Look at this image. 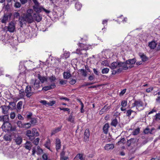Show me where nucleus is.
I'll list each match as a JSON object with an SVG mask.
<instances>
[{
	"label": "nucleus",
	"mask_w": 160,
	"mask_h": 160,
	"mask_svg": "<svg viewBox=\"0 0 160 160\" xmlns=\"http://www.w3.org/2000/svg\"><path fill=\"white\" fill-rule=\"evenodd\" d=\"M33 11L32 9H28L27 10L26 13L24 15L26 18L27 19V22L29 24L33 22V19L32 16V14Z\"/></svg>",
	"instance_id": "1"
},
{
	"label": "nucleus",
	"mask_w": 160,
	"mask_h": 160,
	"mask_svg": "<svg viewBox=\"0 0 160 160\" xmlns=\"http://www.w3.org/2000/svg\"><path fill=\"white\" fill-rule=\"evenodd\" d=\"M12 136H13V140L14 142L17 145H20L22 142V138L21 136L19 135L18 133H16L14 132L12 133Z\"/></svg>",
	"instance_id": "2"
},
{
	"label": "nucleus",
	"mask_w": 160,
	"mask_h": 160,
	"mask_svg": "<svg viewBox=\"0 0 160 160\" xmlns=\"http://www.w3.org/2000/svg\"><path fill=\"white\" fill-rule=\"evenodd\" d=\"M12 14L11 12H8L4 13L2 18L1 19V21L2 23H6L8 21V19H10Z\"/></svg>",
	"instance_id": "3"
},
{
	"label": "nucleus",
	"mask_w": 160,
	"mask_h": 160,
	"mask_svg": "<svg viewBox=\"0 0 160 160\" xmlns=\"http://www.w3.org/2000/svg\"><path fill=\"white\" fill-rule=\"evenodd\" d=\"M25 92L26 93V96L28 98H30L34 93V92H32V87L30 85L26 86Z\"/></svg>",
	"instance_id": "4"
},
{
	"label": "nucleus",
	"mask_w": 160,
	"mask_h": 160,
	"mask_svg": "<svg viewBox=\"0 0 160 160\" xmlns=\"http://www.w3.org/2000/svg\"><path fill=\"white\" fill-rule=\"evenodd\" d=\"M13 133H14V132L10 133H7L5 134L4 137V140L6 141H11L12 139V137Z\"/></svg>",
	"instance_id": "5"
},
{
	"label": "nucleus",
	"mask_w": 160,
	"mask_h": 160,
	"mask_svg": "<svg viewBox=\"0 0 160 160\" xmlns=\"http://www.w3.org/2000/svg\"><path fill=\"white\" fill-rule=\"evenodd\" d=\"M8 30L10 32H12L14 31L15 26L13 22H11L9 24V25L7 27Z\"/></svg>",
	"instance_id": "6"
},
{
	"label": "nucleus",
	"mask_w": 160,
	"mask_h": 160,
	"mask_svg": "<svg viewBox=\"0 0 160 160\" xmlns=\"http://www.w3.org/2000/svg\"><path fill=\"white\" fill-rule=\"evenodd\" d=\"M127 64H128L126 62V61L124 62H119V68H122L123 70H127L128 68V67L127 65Z\"/></svg>",
	"instance_id": "7"
},
{
	"label": "nucleus",
	"mask_w": 160,
	"mask_h": 160,
	"mask_svg": "<svg viewBox=\"0 0 160 160\" xmlns=\"http://www.w3.org/2000/svg\"><path fill=\"white\" fill-rule=\"evenodd\" d=\"M63 75L64 79H69L72 76L70 70L68 69L66 71L64 72L63 73Z\"/></svg>",
	"instance_id": "8"
},
{
	"label": "nucleus",
	"mask_w": 160,
	"mask_h": 160,
	"mask_svg": "<svg viewBox=\"0 0 160 160\" xmlns=\"http://www.w3.org/2000/svg\"><path fill=\"white\" fill-rule=\"evenodd\" d=\"M56 87L55 84L54 83H52L50 85L48 86H46L42 88V90H43L45 91H46L48 90H49L53 89Z\"/></svg>",
	"instance_id": "9"
},
{
	"label": "nucleus",
	"mask_w": 160,
	"mask_h": 160,
	"mask_svg": "<svg viewBox=\"0 0 160 160\" xmlns=\"http://www.w3.org/2000/svg\"><path fill=\"white\" fill-rule=\"evenodd\" d=\"M84 140L85 142L88 141L89 140V138L90 136V131L88 129L85 130L84 132Z\"/></svg>",
	"instance_id": "10"
},
{
	"label": "nucleus",
	"mask_w": 160,
	"mask_h": 160,
	"mask_svg": "<svg viewBox=\"0 0 160 160\" xmlns=\"http://www.w3.org/2000/svg\"><path fill=\"white\" fill-rule=\"evenodd\" d=\"M39 5H34L33 6L34 10L37 13H38L42 10L43 7L39 6Z\"/></svg>",
	"instance_id": "11"
},
{
	"label": "nucleus",
	"mask_w": 160,
	"mask_h": 160,
	"mask_svg": "<svg viewBox=\"0 0 160 160\" xmlns=\"http://www.w3.org/2000/svg\"><path fill=\"white\" fill-rule=\"evenodd\" d=\"M138 55L141 58L142 61L143 62H146L149 59L143 53L139 52L138 53Z\"/></svg>",
	"instance_id": "12"
},
{
	"label": "nucleus",
	"mask_w": 160,
	"mask_h": 160,
	"mask_svg": "<svg viewBox=\"0 0 160 160\" xmlns=\"http://www.w3.org/2000/svg\"><path fill=\"white\" fill-rule=\"evenodd\" d=\"M32 86L34 90H38L40 87V81L38 80H35L33 85Z\"/></svg>",
	"instance_id": "13"
},
{
	"label": "nucleus",
	"mask_w": 160,
	"mask_h": 160,
	"mask_svg": "<svg viewBox=\"0 0 160 160\" xmlns=\"http://www.w3.org/2000/svg\"><path fill=\"white\" fill-rule=\"evenodd\" d=\"M134 102L136 104V108L138 110L139 107L143 106V103L140 100H135Z\"/></svg>",
	"instance_id": "14"
},
{
	"label": "nucleus",
	"mask_w": 160,
	"mask_h": 160,
	"mask_svg": "<svg viewBox=\"0 0 160 160\" xmlns=\"http://www.w3.org/2000/svg\"><path fill=\"white\" fill-rule=\"evenodd\" d=\"M157 44L156 42L153 40L149 42L148 46L151 49H154L156 47Z\"/></svg>",
	"instance_id": "15"
},
{
	"label": "nucleus",
	"mask_w": 160,
	"mask_h": 160,
	"mask_svg": "<svg viewBox=\"0 0 160 160\" xmlns=\"http://www.w3.org/2000/svg\"><path fill=\"white\" fill-rule=\"evenodd\" d=\"M136 138H131L127 141V145L128 147H130L131 145L134 144L136 142Z\"/></svg>",
	"instance_id": "16"
},
{
	"label": "nucleus",
	"mask_w": 160,
	"mask_h": 160,
	"mask_svg": "<svg viewBox=\"0 0 160 160\" xmlns=\"http://www.w3.org/2000/svg\"><path fill=\"white\" fill-rule=\"evenodd\" d=\"M119 62H113L111 64L110 66V68L112 69H113L116 68L118 67H119Z\"/></svg>",
	"instance_id": "17"
},
{
	"label": "nucleus",
	"mask_w": 160,
	"mask_h": 160,
	"mask_svg": "<svg viewBox=\"0 0 160 160\" xmlns=\"http://www.w3.org/2000/svg\"><path fill=\"white\" fill-rule=\"evenodd\" d=\"M56 148L57 151H58L61 147L60 140L59 138H57L56 139Z\"/></svg>",
	"instance_id": "18"
},
{
	"label": "nucleus",
	"mask_w": 160,
	"mask_h": 160,
	"mask_svg": "<svg viewBox=\"0 0 160 160\" xmlns=\"http://www.w3.org/2000/svg\"><path fill=\"white\" fill-rule=\"evenodd\" d=\"M33 18L35 21L38 22H40L42 19V16L39 14H33Z\"/></svg>",
	"instance_id": "19"
},
{
	"label": "nucleus",
	"mask_w": 160,
	"mask_h": 160,
	"mask_svg": "<svg viewBox=\"0 0 160 160\" xmlns=\"http://www.w3.org/2000/svg\"><path fill=\"white\" fill-rule=\"evenodd\" d=\"M31 134V131L30 130H28L26 132V135L29 138V139L31 141H32L35 138Z\"/></svg>",
	"instance_id": "20"
},
{
	"label": "nucleus",
	"mask_w": 160,
	"mask_h": 160,
	"mask_svg": "<svg viewBox=\"0 0 160 160\" xmlns=\"http://www.w3.org/2000/svg\"><path fill=\"white\" fill-rule=\"evenodd\" d=\"M38 78L42 83H43L45 82H47L48 78L41 76L40 74H38Z\"/></svg>",
	"instance_id": "21"
},
{
	"label": "nucleus",
	"mask_w": 160,
	"mask_h": 160,
	"mask_svg": "<svg viewBox=\"0 0 160 160\" xmlns=\"http://www.w3.org/2000/svg\"><path fill=\"white\" fill-rule=\"evenodd\" d=\"M109 127V126L108 123H107L105 124L103 127V132L105 134H107L108 131V128Z\"/></svg>",
	"instance_id": "22"
},
{
	"label": "nucleus",
	"mask_w": 160,
	"mask_h": 160,
	"mask_svg": "<svg viewBox=\"0 0 160 160\" xmlns=\"http://www.w3.org/2000/svg\"><path fill=\"white\" fill-rule=\"evenodd\" d=\"M114 148V145L113 144H106L104 147V149L108 151Z\"/></svg>",
	"instance_id": "23"
},
{
	"label": "nucleus",
	"mask_w": 160,
	"mask_h": 160,
	"mask_svg": "<svg viewBox=\"0 0 160 160\" xmlns=\"http://www.w3.org/2000/svg\"><path fill=\"white\" fill-rule=\"evenodd\" d=\"M62 127V126L61 125L59 127L55 128L54 130H53L51 133V135L52 136V135L55 134V133H57L58 132L60 131L61 130V128Z\"/></svg>",
	"instance_id": "24"
},
{
	"label": "nucleus",
	"mask_w": 160,
	"mask_h": 160,
	"mask_svg": "<svg viewBox=\"0 0 160 160\" xmlns=\"http://www.w3.org/2000/svg\"><path fill=\"white\" fill-rule=\"evenodd\" d=\"M1 108L2 110V113L4 114H7L8 113V108L6 105H3L1 106Z\"/></svg>",
	"instance_id": "25"
},
{
	"label": "nucleus",
	"mask_w": 160,
	"mask_h": 160,
	"mask_svg": "<svg viewBox=\"0 0 160 160\" xmlns=\"http://www.w3.org/2000/svg\"><path fill=\"white\" fill-rule=\"evenodd\" d=\"M32 145L30 142L27 141L25 144V148L26 149L30 150Z\"/></svg>",
	"instance_id": "26"
},
{
	"label": "nucleus",
	"mask_w": 160,
	"mask_h": 160,
	"mask_svg": "<svg viewBox=\"0 0 160 160\" xmlns=\"http://www.w3.org/2000/svg\"><path fill=\"white\" fill-rule=\"evenodd\" d=\"M137 60L136 58H134L132 59H129L126 60V62L128 64H133L136 62Z\"/></svg>",
	"instance_id": "27"
},
{
	"label": "nucleus",
	"mask_w": 160,
	"mask_h": 160,
	"mask_svg": "<svg viewBox=\"0 0 160 160\" xmlns=\"http://www.w3.org/2000/svg\"><path fill=\"white\" fill-rule=\"evenodd\" d=\"M118 120L116 118L112 119L111 123V125L116 127L118 124Z\"/></svg>",
	"instance_id": "28"
},
{
	"label": "nucleus",
	"mask_w": 160,
	"mask_h": 160,
	"mask_svg": "<svg viewBox=\"0 0 160 160\" xmlns=\"http://www.w3.org/2000/svg\"><path fill=\"white\" fill-rule=\"evenodd\" d=\"M32 136H33L34 137L35 136L37 137L39 135L38 132L37 131V129L35 128H33L32 129Z\"/></svg>",
	"instance_id": "29"
},
{
	"label": "nucleus",
	"mask_w": 160,
	"mask_h": 160,
	"mask_svg": "<svg viewBox=\"0 0 160 160\" xmlns=\"http://www.w3.org/2000/svg\"><path fill=\"white\" fill-rule=\"evenodd\" d=\"M48 79L50 82H52V83H53V82L56 80V77L53 75H52L51 76L48 77Z\"/></svg>",
	"instance_id": "30"
},
{
	"label": "nucleus",
	"mask_w": 160,
	"mask_h": 160,
	"mask_svg": "<svg viewBox=\"0 0 160 160\" xmlns=\"http://www.w3.org/2000/svg\"><path fill=\"white\" fill-rule=\"evenodd\" d=\"M9 105L11 106V110H12L16 109V103L14 102H10L9 103Z\"/></svg>",
	"instance_id": "31"
},
{
	"label": "nucleus",
	"mask_w": 160,
	"mask_h": 160,
	"mask_svg": "<svg viewBox=\"0 0 160 160\" xmlns=\"http://www.w3.org/2000/svg\"><path fill=\"white\" fill-rule=\"evenodd\" d=\"M50 141L48 139L44 144V146L47 149L50 150Z\"/></svg>",
	"instance_id": "32"
},
{
	"label": "nucleus",
	"mask_w": 160,
	"mask_h": 160,
	"mask_svg": "<svg viewBox=\"0 0 160 160\" xmlns=\"http://www.w3.org/2000/svg\"><path fill=\"white\" fill-rule=\"evenodd\" d=\"M17 125L19 128H23L24 127V123H23L22 122L20 121H18L17 122Z\"/></svg>",
	"instance_id": "33"
},
{
	"label": "nucleus",
	"mask_w": 160,
	"mask_h": 160,
	"mask_svg": "<svg viewBox=\"0 0 160 160\" xmlns=\"http://www.w3.org/2000/svg\"><path fill=\"white\" fill-rule=\"evenodd\" d=\"M140 131V128H138L135 129L132 132V135H136L139 134Z\"/></svg>",
	"instance_id": "34"
},
{
	"label": "nucleus",
	"mask_w": 160,
	"mask_h": 160,
	"mask_svg": "<svg viewBox=\"0 0 160 160\" xmlns=\"http://www.w3.org/2000/svg\"><path fill=\"white\" fill-rule=\"evenodd\" d=\"M9 124L10 125V126H9L10 127V129L9 131L11 132H13V131H16V128H17V127L16 125H14V126H12L11 124L9 123Z\"/></svg>",
	"instance_id": "35"
},
{
	"label": "nucleus",
	"mask_w": 160,
	"mask_h": 160,
	"mask_svg": "<svg viewBox=\"0 0 160 160\" xmlns=\"http://www.w3.org/2000/svg\"><path fill=\"white\" fill-rule=\"evenodd\" d=\"M80 72L81 73H82V75L83 76L85 77H86L87 76V72L86 70L82 69L80 70Z\"/></svg>",
	"instance_id": "36"
},
{
	"label": "nucleus",
	"mask_w": 160,
	"mask_h": 160,
	"mask_svg": "<svg viewBox=\"0 0 160 160\" xmlns=\"http://www.w3.org/2000/svg\"><path fill=\"white\" fill-rule=\"evenodd\" d=\"M82 6V4L79 2H76L75 4V8L78 10L81 9Z\"/></svg>",
	"instance_id": "37"
},
{
	"label": "nucleus",
	"mask_w": 160,
	"mask_h": 160,
	"mask_svg": "<svg viewBox=\"0 0 160 160\" xmlns=\"http://www.w3.org/2000/svg\"><path fill=\"white\" fill-rule=\"evenodd\" d=\"M20 17V14L18 12H15L13 13L14 19L18 18L19 19Z\"/></svg>",
	"instance_id": "38"
},
{
	"label": "nucleus",
	"mask_w": 160,
	"mask_h": 160,
	"mask_svg": "<svg viewBox=\"0 0 160 160\" xmlns=\"http://www.w3.org/2000/svg\"><path fill=\"white\" fill-rule=\"evenodd\" d=\"M18 21H20L23 22H25V23H26V25L27 22V19L24 16L21 17L18 19Z\"/></svg>",
	"instance_id": "39"
},
{
	"label": "nucleus",
	"mask_w": 160,
	"mask_h": 160,
	"mask_svg": "<svg viewBox=\"0 0 160 160\" xmlns=\"http://www.w3.org/2000/svg\"><path fill=\"white\" fill-rule=\"evenodd\" d=\"M68 120V121L71 122H74V118L73 117L72 113L69 116Z\"/></svg>",
	"instance_id": "40"
},
{
	"label": "nucleus",
	"mask_w": 160,
	"mask_h": 160,
	"mask_svg": "<svg viewBox=\"0 0 160 160\" xmlns=\"http://www.w3.org/2000/svg\"><path fill=\"white\" fill-rule=\"evenodd\" d=\"M22 104V102L21 101H19L17 103V107L18 109L20 110L21 109Z\"/></svg>",
	"instance_id": "41"
},
{
	"label": "nucleus",
	"mask_w": 160,
	"mask_h": 160,
	"mask_svg": "<svg viewBox=\"0 0 160 160\" xmlns=\"http://www.w3.org/2000/svg\"><path fill=\"white\" fill-rule=\"evenodd\" d=\"M15 3H14V6L16 8H20L21 7V3L18 2H15Z\"/></svg>",
	"instance_id": "42"
},
{
	"label": "nucleus",
	"mask_w": 160,
	"mask_h": 160,
	"mask_svg": "<svg viewBox=\"0 0 160 160\" xmlns=\"http://www.w3.org/2000/svg\"><path fill=\"white\" fill-rule=\"evenodd\" d=\"M8 115H4L2 118V119L3 122H7L8 121Z\"/></svg>",
	"instance_id": "43"
},
{
	"label": "nucleus",
	"mask_w": 160,
	"mask_h": 160,
	"mask_svg": "<svg viewBox=\"0 0 160 160\" xmlns=\"http://www.w3.org/2000/svg\"><path fill=\"white\" fill-rule=\"evenodd\" d=\"M37 122V119L33 118L31 119L30 121L31 124L34 125Z\"/></svg>",
	"instance_id": "44"
},
{
	"label": "nucleus",
	"mask_w": 160,
	"mask_h": 160,
	"mask_svg": "<svg viewBox=\"0 0 160 160\" xmlns=\"http://www.w3.org/2000/svg\"><path fill=\"white\" fill-rule=\"evenodd\" d=\"M127 100H123L121 102V105L122 107H125L127 105Z\"/></svg>",
	"instance_id": "45"
},
{
	"label": "nucleus",
	"mask_w": 160,
	"mask_h": 160,
	"mask_svg": "<svg viewBox=\"0 0 160 160\" xmlns=\"http://www.w3.org/2000/svg\"><path fill=\"white\" fill-rule=\"evenodd\" d=\"M109 68H105L102 69V74L107 73L109 72Z\"/></svg>",
	"instance_id": "46"
},
{
	"label": "nucleus",
	"mask_w": 160,
	"mask_h": 160,
	"mask_svg": "<svg viewBox=\"0 0 160 160\" xmlns=\"http://www.w3.org/2000/svg\"><path fill=\"white\" fill-rule=\"evenodd\" d=\"M83 154H82L78 153L77 155V157L80 160H84L85 158H83Z\"/></svg>",
	"instance_id": "47"
},
{
	"label": "nucleus",
	"mask_w": 160,
	"mask_h": 160,
	"mask_svg": "<svg viewBox=\"0 0 160 160\" xmlns=\"http://www.w3.org/2000/svg\"><path fill=\"white\" fill-rule=\"evenodd\" d=\"M125 138H121L120 140L118 142V144L119 145L122 143L124 144L125 143Z\"/></svg>",
	"instance_id": "48"
},
{
	"label": "nucleus",
	"mask_w": 160,
	"mask_h": 160,
	"mask_svg": "<svg viewBox=\"0 0 160 160\" xmlns=\"http://www.w3.org/2000/svg\"><path fill=\"white\" fill-rule=\"evenodd\" d=\"M134 111L131 109H129L127 111L126 113V115L128 117H130L131 115L132 112H133Z\"/></svg>",
	"instance_id": "49"
},
{
	"label": "nucleus",
	"mask_w": 160,
	"mask_h": 160,
	"mask_svg": "<svg viewBox=\"0 0 160 160\" xmlns=\"http://www.w3.org/2000/svg\"><path fill=\"white\" fill-rule=\"evenodd\" d=\"M55 103V101H50L49 102H48V106H52Z\"/></svg>",
	"instance_id": "50"
},
{
	"label": "nucleus",
	"mask_w": 160,
	"mask_h": 160,
	"mask_svg": "<svg viewBox=\"0 0 160 160\" xmlns=\"http://www.w3.org/2000/svg\"><path fill=\"white\" fill-rule=\"evenodd\" d=\"M31 124L30 123H24V127L23 128L28 129L31 127Z\"/></svg>",
	"instance_id": "51"
},
{
	"label": "nucleus",
	"mask_w": 160,
	"mask_h": 160,
	"mask_svg": "<svg viewBox=\"0 0 160 160\" xmlns=\"http://www.w3.org/2000/svg\"><path fill=\"white\" fill-rule=\"evenodd\" d=\"M42 158L44 160H51L50 159L48 158V156L46 153H44L42 155Z\"/></svg>",
	"instance_id": "52"
},
{
	"label": "nucleus",
	"mask_w": 160,
	"mask_h": 160,
	"mask_svg": "<svg viewBox=\"0 0 160 160\" xmlns=\"http://www.w3.org/2000/svg\"><path fill=\"white\" fill-rule=\"evenodd\" d=\"M38 151L37 152L38 154H41L43 152V150L39 146H38L37 147Z\"/></svg>",
	"instance_id": "53"
},
{
	"label": "nucleus",
	"mask_w": 160,
	"mask_h": 160,
	"mask_svg": "<svg viewBox=\"0 0 160 160\" xmlns=\"http://www.w3.org/2000/svg\"><path fill=\"white\" fill-rule=\"evenodd\" d=\"M59 108L61 110H63L64 111H68V113L70 112V109L68 108Z\"/></svg>",
	"instance_id": "54"
},
{
	"label": "nucleus",
	"mask_w": 160,
	"mask_h": 160,
	"mask_svg": "<svg viewBox=\"0 0 160 160\" xmlns=\"http://www.w3.org/2000/svg\"><path fill=\"white\" fill-rule=\"evenodd\" d=\"M39 140L40 139L39 138H37L36 139L34 140L33 142V143L36 145H38V144Z\"/></svg>",
	"instance_id": "55"
},
{
	"label": "nucleus",
	"mask_w": 160,
	"mask_h": 160,
	"mask_svg": "<svg viewBox=\"0 0 160 160\" xmlns=\"http://www.w3.org/2000/svg\"><path fill=\"white\" fill-rule=\"evenodd\" d=\"M76 82V80L74 79H72L69 82V83L72 85L74 84Z\"/></svg>",
	"instance_id": "56"
},
{
	"label": "nucleus",
	"mask_w": 160,
	"mask_h": 160,
	"mask_svg": "<svg viewBox=\"0 0 160 160\" xmlns=\"http://www.w3.org/2000/svg\"><path fill=\"white\" fill-rule=\"evenodd\" d=\"M143 132L145 134H148L150 133V129L147 127L143 131Z\"/></svg>",
	"instance_id": "57"
},
{
	"label": "nucleus",
	"mask_w": 160,
	"mask_h": 160,
	"mask_svg": "<svg viewBox=\"0 0 160 160\" xmlns=\"http://www.w3.org/2000/svg\"><path fill=\"white\" fill-rule=\"evenodd\" d=\"M67 82V81L65 80H61L60 81L59 83L61 85L66 84Z\"/></svg>",
	"instance_id": "58"
},
{
	"label": "nucleus",
	"mask_w": 160,
	"mask_h": 160,
	"mask_svg": "<svg viewBox=\"0 0 160 160\" xmlns=\"http://www.w3.org/2000/svg\"><path fill=\"white\" fill-rule=\"evenodd\" d=\"M40 102L42 103L43 105H45L46 106L48 107V102L46 100H41Z\"/></svg>",
	"instance_id": "59"
},
{
	"label": "nucleus",
	"mask_w": 160,
	"mask_h": 160,
	"mask_svg": "<svg viewBox=\"0 0 160 160\" xmlns=\"http://www.w3.org/2000/svg\"><path fill=\"white\" fill-rule=\"evenodd\" d=\"M111 108L110 106H107V105H105L103 108L105 111V112L107 111Z\"/></svg>",
	"instance_id": "60"
},
{
	"label": "nucleus",
	"mask_w": 160,
	"mask_h": 160,
	"mask_svg": "<svg viewBox=\"0 0 160 160\" xmlns=\"http://www.w3.org/2000/svg\"><path fill=\"white\" fill-rule=\"evenodd\" d=\"M148 138L145 139L143 140L142 141V142L141 145L143 146L146 144V143H147L148 142Z\"/></svg>",
	"instance_id": "61"
},
{
	"label": "nucleus",
	"mask_w": 160,
	"mask_h": 160,
	"mask_svg": "<svg viewBox=\"0 0 160 160\" xmlns=\"http://www.w3.org/2000/svg\"><path fill=\"white\" fill-rule=\"evenodd\" d=\"M70 56V53L69 52H65L63 54V57L66 58H68Z\"/></svg>",
	"instance_id": "62"
},
{
	"label": "nucleus",
	"mask_w": 160,
	"mask_h": 160,
	"mask_svg": "<svg viewBox=\"0 0 160 160\" xmlns=\"http://www.w3.org/2000/svg\"><path fill=\"white\" fill-rule=\"evenodd\" d=\"M26 93L24 91L22 92H21L19 94V96L21 98H23L24 97L25 95V94Z\"/></svg>",
	"instance_id": "63"
},
{
	"label": "nucleus",
	"mask_w": 160,
	"mask_h": 160,
	"mask_svg": "<svg viewBox=\"0 0 160 160\" xmlns=\"http://www.w3.org/2000/svg\"><path fill=\"white\" fill-rule=\"evenodd\" d=\"M153 88L152 87L146 89V92H151L153 90Z\"/></svg>",
	"instance_id": "64"
}]
</instances>
